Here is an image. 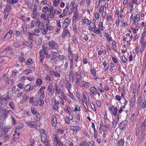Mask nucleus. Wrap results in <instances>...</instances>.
<instances>
[{"mask_svg": "<svg viewBox=\"0 0 146 146\" xmlns=\"http://www.w3.org/2000/svg\"><path fill=\"white\" fill-rule=\"evenodd\" d=\"M41 139L42 141H44V140L47 139V136L46 132L44 129H41L40 131Z\"/></svg>", "mask_w": 146, "mask_h": 146, "instance_id": "1", "label": "nucleus"}, {"mask_svg": "<svg viewBox=\"0 0 146 146\" xmlns=\"http://www.w3.org/2000/svg\"><path fill=\"white\" fill-rule=\"evenodd\" d=\"M48 45L50 48L57 49L58 47V44L55 41L52 40L48 42Z\"/></svg>", "mask_w": 146, "mask_h": 146, "instance_id": "2", "label": "nucleus"}, {"mask_svg": "<svg viewBox=\"0 0 146 146\" xmlns=\"http://www.w3.org/2000/svg\"><path fill=\"white\" fill-rule=\"evenodd\" d=\"M79 69H75L74 70V74L75 75L77 76H79L80 78H82L84 77V75L83 74V72L82 71L81 72H79V73L78 72Z\"/></svg>", "mask_w": 146, "mask_h": 146, "instance_id": "3", "label": "nucleus"}, {"mask_svg": "<svg viewBox=\"0 0 146 146\" xmlns=\"http://www.w3.org/2000/svg\"><path fill=\"white\" fill-rule=\"evenodd\" d=\"M52 102V105L53 107V110L56 111L58 110V106L56 102V100L54 98H52L51 100Z\"/></svg>", "mask_w": 146, "mask_h": 146, "instance_id": "4", "label": "nucleus"}, {"mask_svg": "<svg viewBox=\"0 0 146 146\" xmlns=\"http://www.w3.org/2000/svg\"><path fill=\"white\" fill-rule=\"evenodd\" d=\"M50 75L54 76L55 77H59L60 76V74L58 72L55 71L53 70H50L49 71Z\"/></svg>", "mask_w": 146, "mask_h": 146, "instance_id": "5", "label": "nucleus"}, {"mask_svg": "<svg viewBox=\"0 0 146 146\" xmlns=\"http://www.w3.org/2000/svg\"><path fill=\"white\" fill-rule=\"evenodd\" d=\"M13 33V31L12 30H10L3 38V39L4 40L6 38L7 39H10L12 36Z\"/></svg>", "mask_w": 146, "mask_h": 146, "instance_id": "6", "label": "nucleus"}, {"mask_svg": "<svg viewBox=\"0 0 146 146\" xmlns=\"http://www.w3.org/2000/svg\"><path fill=\"white\" fill-rule=\"evenodd\" d=\"M8 101L6 98H3L0 99V103L1 105H3L4 106H6Z\"/></svg>", "mask_w": 146, "mask_h": 146, "instance_id": "7", "label": "nucleus"}, {"mask_svg": "<svg viewBox=\"0 0 146 146\" xmlns=\"http://www.w3.org/2000/svg\"><path fill=\"white\" fill-rule=\"evenodd\" d=\"M26 123L28 126L31 128L35 127L37 125L36 122L33 121H29L27 122Z\"/></svg>", "mask_w": 146, "mask_h": 146, "instance_id": "8", "label": "nucleus"}, {"mask_svg": "<svg viewBox=\"0 0 146 146\" xmlns=\"http://www.w3.org/2000/svg\"><path fill=\"white\" fill-rule=\"evenodd\" d=\"M70 34L68 31L67 29H64L62 33V36L63 38L68 36Z\"/></svg>", "mask_w": 146, "mask_h": 146, "instance_id": "9", "label": "nucleus"}, {"mask_svg": "<svg viewBox=\"0 0 146 146\" xmlns=\"http://www.w3.org/2000/svg\"><path fill=\"white\" fill-rule=\"evenodd\" d=\"M56 54L57 53L56 52H51L50 54V60H53L55 59L57 57Z\"/></svg>", "mask_w": 146, "mask_h": 146, "instance_id": "10", "label": "nucleus"}, {"mask_svg": "<svg viewBox=\"0 0 146 146\" xmlns=\"http://www.w3.org/2000/svg\"><path fill=\"white\" fill-rule=\"evenodd\" d=\"M8 112V110H6L1 107H0V113L3 115H6Z\"/></svg>", "mask_w": 146, "mask_h": 146, "instance_id": "11", "label": "nucleus"}, {"mask_svg": "<svg viewBox=\"0 0 146 146\" xmlns=\"http://www.w3.org/2000/svg\"><path fill=\"white\" fill-rule=\"evenodd\" d=\"M44 97V93L38 92L37 96V98L38 100H42Z\"/></svg>", "mask_w": 146, "mask_h": 146, "instance_id": "12", "label": "nucleus"}, {"mask_svg": "<svg viewBox=\"0 0 146 146\" xmlns=\"http://www.w3.org/2000/svg\"><path fill=\"white\" fill-rule=\"evenodd\" d=\"M127 122L126 121H124L121 122L120 124L119 127L120 129L123 130L125 128Z\"/></svg>", "mask_w": 146, "mask_h": 146, "instance_id": "13", "label": "nucleus"}, {"mask_svg": "<svg viewBox=\"0 0 146 146\" xmlns=\"http://www.w3.org/2000/svg\"><path fill=\"white\" fill-rule=\"evenodd\" d=\"M48 90L51 95H52L54 91V88L52 84H50L48 87Z\"/></svg>", "mask_w": 146, "mask_h": 146, "instance_id": "14", "label": "nucleus"}, {"mask_svg": "<svg viewBox=\"0 0 146 146\" xmlns=\"http://www.w3.org/2000/svg\"><path fill=\"white\" fill-rule=\"evenodd\" d=\"M54 143L55 145L56 146H62V145L59 140L56 137L54 138Z\"/></svg>", "mask_w": 146, "mask_h": 146, "instance_id": "15", "label": "nucleus"}, {"mask_svg": "<svg viewBox=\"0 0 146 146\" xmlns=\"http://www.w3.org/2000/svg\"><path fill=\"white\" fill-rule=\"evenodd\" d=\"M90 90L91 92L94 95H96L97 94V90L94 87H91L90 88Z\"/></svg>", "mask_w": 146, "mask_h": 146, "instance_id": "16", "label": "nucleus"}, {"mask_svg": "<svg viewBox=\"0 0 146 146\" xmlns=\"http://www.w3.org/2000/svg\"><path fill=\"white\" fill-rule=\"evenodd\" d=\"M57 124V119L56 117L54 116L52 117V125L53 127H55Z\"/></svg>", "mask_w": 146, "mask_h": 146, "instance_id": "17", "label": "nucleus"}, {"mask_svg": "<svg viewBox=\"0 0 146 146\" xmlns=\"http://www.w3.org/2000/svg\"><path fill=\"white\" fill-rule=\"evenodd\" d=\"M54 87L55 90L56 91V94H57L58 95L59 93L61 92V89L60 87H58L57 84H55L54 85Z\"/></svg>", "mask_w": 146, "mask_h": 146, "instance_id": "18", "label": "nucleus"}, {"mask_svg": "<svg viewBox=\"0 0 146 146\" xmlns=\"http://www.w3.org/2000/svg\"><path fill=\"white\" fill-rule=\"evenodd\" d=\"M24 44L29 47L31 48L33 46V44L31 41H25L24 42Z\"/></svg>", "mask_w": 146, "mask_h": 146, "instance_id": "19", "label": "nucleus"}, {"mask_svg": "<svg viewBox=\"0 0 146 146\" xmlns=\"http://www.w3.org/2000/svg\"><path fill=\"white\" fill-rule=\"evenodd\" d=\"M58 59H59V61H63L66 60V58L64 55H59L57 56Z\"/></svg>", "mask_w": 146, "mask_h": 146, "instance_id": "20", "label": "nucleus"}, {"mask_svg": "<svg viewBox=\"0 0 146 146\" xmlns=\"http://www.w3.org/2000/svg\"><path fill=\"white\" fill-rule=\"evenodd\" d=\"M145 133L140 132V134L139 137V140L140 141H142L145 138Z\"/></svg>", "mask_w": 146, "mask_h": 146, "instance_id": "21", "label": "nucleus"}, {"mask_svg": "<svg viewBox=\"0 0 146 146\" xmlns=\"http://www.w3.org/2000/svg\"><path fill=\"white\" fill-rule=\"evenodd\" d=\"M83 22L84 25H90L91 22L90 21L86 18L84 19L83 20Z\"/></svg>", "mask_w": 146, "mask_h": 146, "instance_id": "22", "label": "nucleus"}, {"mask_svg": "<svg viewBox=\"0 0 146 146\" xmlns=\"http://www.w3.org/2000/svg\"><path fill=\"white\" fill-rule=\"evenodd\" d=\"M80 128L78 126H74L72 127V130L73 131V132L76 133L78 132L80 129Z\"/></svg>", "mask_w": 146, "mask_h": 146, "instance_id": "23", "label": "nucleus"}, {"mask_svg": "<svg viewBox=\"0 0 146 146\" xmlns=\"http://www.w3.org/2000/svg\"><path fill=\"white\" fill-rule=\"evenodd\" d=\"M124 141L122 139H121L118 142L117 146H123L124 144Z\"/></svg>", "mask_w": 146, "mask_h": 146, "instance_id": "24", "label": "nucleus"}, {"mask_svg": "<svg viewBox=\"0 0 146 146\" xmlns=\"http://www.w3.org/2000/svg\"><path fill=\"white\" fill-rule=\"evenodd\" d=\"M61 27L60 25V21H58L57 22V27H56V32H58L61 29Z\"/></svg>", "mask_w": 146, "mask_h": 146, "instance_id": "25", "label": "nucleus"}, {"mask_svg": "<svg viewBox=\"0 0 146 146\" xmlns=\"http://www.w3.org/2000/svg\"><path fill=\"white\" fill-rule=\"evenodd\" d=\"M56 13V11H53L50 12L49 15V16L50 17V18H54V16L55 15Z\"/></svg>", "mask_w": 146, "mask_h": 146, "instance_id": "26", "label": "nucleus"}, {"mask_svg": "<svg viewBox=\"0 0 146 146\" xmlns=\"http://www.w3.org/2000/svg\"><path fill=\"white\" fill-rule=\"evenodd\" d=\"M28 38L30 40H32L33 38V35H35L34 34H33L30 32H29L28 33Z\"/></svg>", "mask_w": 146, "mask_h": 146, "instance_id": "27", "label": "nucleus"}, {"mask_svg": "<svg viewBox=\"0 0 146 146\" xmlns=\"http://www.w3.org/2000/svg\"><path fill=\"white\" fill-rule=\"evenodd\" d=\"M74 60L70 61V68L72 70L70 71V72L72 73L73 72V71L72 70V69L73 68V67L74 66Z\"/></svg>", "mask_w": 146, "mask_h": 146, "instance_id": "28", "label": "nucleus"}, {"mask_svg": "<svg viewBox=\"0 0 146 146\" xmlns=\"http://www.w3.org/2000/svg\"><path fill=\"white\" fill-rule=\"evenodd\" d=\"M142 108L144 109L146 106V100L145 99L143 100L142 102Z\"/></svg>", "mask_w": 146, "mask_h": 146, "instance_id": "29", "label": "nucleus"}, {"mask_svg": "<svg viewBox=\"0 0 146 146\" xmlns=\"http://www.w3.org/2000/svg\"><path fill=\"white\" fill-rule=\"evenodd\" d=\"M80 146H90L88 143L86 141H83L80 143Z\"/></svg>", "mask_w": 146, "mask_h": 146, "instance_id": "30", "label": "nucleus"}, {"mask_svg": "<svg viewBox=\"0 0 146 146\" xmlns=\"http://www.w3.org/2000/svg\"><path fill=\"white\" fill-rule=\"evenodd\" d=\"M43 143V145L45 146H50V144L49 141L47 140V139L44 140V141H42Z\"/></svg>", "mask_w": 146, "mask_h": 146, "instance_id": "31", "label": "nucleus"}, {"mask_svg": "<svg viewBox=\"0 0 146 146\" xmlns=\"http://www.w3.org/2000/svg\"><path fill=\"white\" fill-rule=\"evenodd\" d=\"M45 27L48 30H52L53 28V26L49 25L48 23L46 24Z\"/></svg>", "mask_w": 146, "mask_h": 146, "instance_id": "32", "label": "nucleus"}, {"mask_svg": "<svg viewBox=\"0 0 146 146\" xmlns=\"http://www.w3.org/2000/svg\"><path fill=\"white\" fill-rule=\"evenodd\" d=\"M11 8V7L9 4H7L6 5V7L4 9V12H8L10 11Z\"/></svg>", "mask_w": 146, "mask_h": 146, "instance_id": "33", "label": "nucleus"}, {"mask_svg": "<svg viewBox=\"0 0 146 146\" xmlns=\"http://www.w3.org/2000/svg\"><path fill=\"white\" fill-rule=\"evenodd\" d=\"M19 137H14L13 139V141L11 142V143H13L15 142L18 143L19 141Z\"/></svg>", "mask_w": 146, "mask_h": 146, "instance_id": "34", "label": "nucleus"}, {"mask_svg": "<svg viewBox=\"0 0 146 146\" xmlns=\"http://www.w3.org/2000/svg\"><path fill=\"white\" fill-rule=\"evenodd\" d=\"M35 115L36 116L35 120L37 121H39L40 120V115L37 112Z\"/></svg>", "mask_w": 146, "mask_h": 146, "instance_id": "35", "label": "nucleus"}, {"mask_svg": "<svg viewBox=\"0 0 146 146\" xmlns=\"http://www.w3.org/2000/svg\"><path fill=\"white\" fill-rule=\"evenodd\" d=\"M78 17V15L77 13H76L73 16L72 20L73 21H76Z\"/></svg>", "mask_w": 146, "mask_h": 146, "instance_id": "36", "label": "nucleus"}, {"mask_svg": "<svg viewBox=\"0 0 146 146\" xmlns=\"http://www.w3.org/2000/svg\"><path fill=\"white\" fill-rule=\"evenodd\" d=\"M42 50L44 52V54H46V53L48 52V50L47 47L44 45H43L42 46Z\"/></svg>", "mask_w": 146, "mask_h": 146, "instance_id": "37", "label": "nucleus"}, {"mask_svg": "<svg viewBox=\"0 0 146 146\" xmlns=\"http://www.w3.org/2000/svg\"><path fill=\"white\" fill-rule=\"evenodd\" d=\"M69 8L68 5H66L65 8L63 10V12L66 14L69 10Z\"/></svg>", "mask_w": 146, "mask_h": 146, "instance_id": "38", "label": "nucleus"}, {"mask_svg": "<svg viewBox=\"0 0 146 146\" xmlns=\"http://www.w3.org/2000/svg\"><path fill=\"white\" fill-rule=\"evenodd\" d=\"M134 19H133V21H135L136 19L137 21H140V15L139 14H137L136 15V16L134 17Z\"/></svg>", "mask_w": 146, "mask_h": 146, "instance_id": "39", "label": "nucleus"}, {"mask_svg": "<svg viewBox=\"0 0 146 146\" xmlns=\"http://www.w3.org/2000/svg\"><path fill=\"white\" fill-rule=\"evenodd\" d=\"M93 31L97 34H100L101 32L98 28H97V29H96L93 30Z\"/></svg>", "mask_w": 146, "mask_h": 146, "instance_id": "40", "label": "nucleus"}, {"mask_svg": "<svg viewBox=\"0 0 146 146\" xmlns=\"http://www.w3.org/2000/svg\"><path fill=\"white\" fill-rule=\"evenodd\" d=\"M99 27L101 30L104 31V29L102 22H99Z\"/></svg>", "mask_w": 146, "mask_h": 146, "instance_id": "41", "label": "nucleus"}, {"mask_svg": "<svg viewBox=\"0 0 146 146\" xmlns=\"http://www.w3.org/2000/svg\"><path fill=\"white\" fill-rule=\"evenodd\" d=\"M48 8L47 6L44 7L42 9V11L44 13H46L47 11H48Z\"/></svg>", "mask_w": 146, "mask_h": 146, "instance_id": "42", "label": "nucleus"}, {"mask_svg": "<svg viewBox=\"0 0 146 146\" xmlns=\"http://www.w3.org/2000/svg\"><path fill=\"white\" fill-rule=\"evenodd\" d=\"M118 121H116V120L114 119L113 120L112 124V127H115L117 123L118 122Z\"/></svg>", "mask_w": 146, "mask_h": 146, "instance_id": "43", "label": "nucleus"}, {"mask_svg": "<svg viewBox=\"0 0 146 146\" xmlns=\"http://www.w3.org/2000/svg\"><path fill=\"white\" fill-rule=\"evenodd\" d=\"M66 86L67 89H70L71 87V85L69 82H67L66 84Z\"/></svg>", "mask_w": 146, "mask_h": 146, "instance_id": "44", "label": "nucleus"}, {"mask_svg": "<svg viewBox=\"0 0 146 146\" xmlns=\"http://www.w3.org/2000/svg\"><path fill=\"white\" fill-rule=\"evenodd\" d=\"M59 3V0H54L53 2V5L55 6H56L58 5Z\"/></svg>", "mask_w": 146, "mask_h": 146, "instance_id": "45", "label": "nucleus"}, {"mask_svg": "<svg viewBox=\"0 0 146 146\" xmlns=\"http://www.w3.org/2000/svg\"><path fill=\"white\" fill-rule=\"evenodd\" d=\"M13 45L14 46L16 47H18L20 46V44L19 42H15L13 43Z\"/></svg>", "mask_w": 146, "mask_h": 146, "instance_id": "46", "label": "nucleus"}, {"mask_svg": "<svg viewBox=\"0 0 146 146\" xmlns=\"http://www.w3.org/2000/svg\"><path fill=\"white\" fill-rule=\"evenodd\" d=\"M135 98L134 97L132 98L130 102L131 104H132V105H133L135 103Z\"/></svg>", "mask_w": 146, "mask_h": 146, "instance_id": "47", "label": "nucleus"}, {"mask_svg": "<svg viewBox=\"0 0 146 146\" xmlns=\"http://www.w3.org/2000/svg\"><path fill=\"white\" fill-rule=\"evenodd\" d=\"M38 27L39 28L40 30H42L44 28V26L43 25V24L42 23H41L40 24Z\"/></svg>", "mask_w": 146, "mask_h": 146, "instance_id": "48", "label": "nucleus"}, {"mask_svg": "<svg viewBox=\"0 0 146 146\" xmlns=\"http://www.w3.org/2000/svg\"><path fill=\"white\" fill-rule=\"evenodd\" d=\"M146 118H145L144 121L142 122L140 127H146Z\"/></svg>", "mask_w": 146, "mask_h": 146, "instance_id": "49", "label": "nucleus"}, {"mask_svg": "<svg viewBox=\"0 0 146 146\" xmlns=\"http://www.w3.org/2000/svg\"><path fill=\"white\" fill-rule=\"evenodd\" d=\"M38 103L39 104V105L40 106H42L44 104V101L42 100H38Z\"/></svg>", "mask_w": 146, "mask_h": 146, "instance_id": "50", "label": "nucleus"}, {"mask_svg": "<svg viewBox=\"0 0 146 146\" xmlns=\"http://www.w3.org/2000/svg\"><path fill=\"white\" fill-rule=\"evenodd\" d=\"M4 137V142L8 140L9 137V135H6L5 134Z\"/></svg>", "mask_w": 146, "mask_h": 146, "instance_id": "51", "label": "nucleus"}, {"mask_svg": "<svg viewBox=\"0 0 146 146\" xmlns=\"http://www.w3.org/2000/svg\"><path fill=\"white\" fill-rule=\"evenodd\" d=\"M145 35V32H143L141 36L140 41H144V37Z\"/></svg>", "mask_w": 146, "mask_h": 146, "instance_id": "52", "label": "nucleus"}, {"mask_svg": "<svg viewBox=\"0 0 146 146\" xmlns=\"http://www.w3.org/2000/svg\"><path fill=\"white\" fill-rule=\"evenodd\" d=\"M72 40V41H73L76 44L78 43V41L75 36H73Z\"/></svg>", "mask_w": 146, "mask_h": 146, "instance_id": "53", "label": "nucleus"}, {"mask_svg": "<svg viewBox=\"0 0 146 146\" xmlns=\"http://www.w3.org/2000/svg\"><path fill=\"white\" fill-rule=\"evenodd\" d=\"M9 106L13 110L15 109L14 104L13 102H10L9 104Z\"/></svg>", "mask_w": 146, "mask_h": 146, "instance_id": "54", "label": "nucleus"}, {"mask_svg": "<svg viewBox=\"0 0 146 146\" xmlns=\"http://www.w3.org/2000/svg\"><path fill=\"white\" fill-rule=\"evenodd\" d=\"M36 84L38 85H40L42 83V81L40 79H38L36 82Z\"/></svg>", "mask_w": 146, "mask_h": 146, "instance_id": "55", "label": "nucleus"}, {"mask_svg": "<svg viewBox=\"0 0 146 146\" xmlns=\"http://www.w3.org/2000/svg\"><path fill=\"white\" fill-rule=\"evenodd\" d=\"M106 19L108 21H111L112 20V17L111 15H107Z\"/></svg>", "mask_w": 146, "mask_h": 146, "instance_id": "56", "label": "nucleus"}, {"mask_svg": "<svg viewBox=\"0 0 146 146\" xmlns=\"http://www.w3.org/2000/svg\"><path fill=\"white\" fill-rule=\"evenodd\" d=\"M117 109L116 107H115L113 112V115H114L115 116L116 115Z\"/></svg>", "mask_w": 146, "mask_h": 146, "instance_id": "57", "label": "nucleus"}, {"mask_svg": "<svg viewBox=\"0 0 146 146\" xmlns=\"http://www.w3.org/2000/svg\"><path fill=\"white\" fill-rule=\"evenodd\" d=\"M32 71V70L30 69H27L25 70L24 72L25 74H28L30 73Z\"/></svg>", "mask_w": 146, "mask_h": 146, "instance_id": "58", "label": "nucleus"}, {"mask_svg": "<svg viewBox=\"0 0 146 146\" xmlns=\"http://www.w3.org/2000/svg\"><path fill=\"white\" fill-rule=\"evenodd\" d=\"M48 11L49 12L51 11H55L54 9V7L52 6L48 8Z\"/></svg>", "mask_w": 146, "mask_h": 146, "instance_id": "59", "label": "nucleus"}, {"mask_svg": "<svg viewBox=\"0 0 146 146\" xmlns=\"http://www.w3.org/2000/svg\"><path fill=\"white\" fill-rule=\"evenodd\" d=\"M91 71L92 74V75H93L94 76H96V71L94 68H92Z\"/></svg>", "mask_w": 146, "mask_h": 146, "instance_id": "60", "label": "nucleus"}, {"mask_svg": "<svg viewBox=\"0 0 146 146\" xmlns=\"http://www.w3.org/2000/svg\"><path fill=\"white\" fill-rule=\"evenodd\" d=\"M31 110L32 113L34 115L36 113H37L34 109V108L33 107L32 108H31Z\"/></svg>", "mask_w": 146, "mask_h": 146, "instance_id": "61", "label": "nucleus"}, {"mask_svg": "<svg viewBox=\"0 0 146 146\" xmlns=\"http://www.w3.org/2000/svg\"><path fill=\"white\" fill-rule=\"evenodd\" d=\"M141 132L145 133L146 128L145 127H140Z\"/></svg>", "mask_w": 146, "mask_h": 146, "instance_id": "62", "label": "nucleus"}, {"mask_svg": "<svg viewBox=\"0 0 146 146\" xmlns=\"http://www.w3.org/2000/svg\"><path fill=\"white\" fill-rule=\"evenodd\" d=\"M28 96L24 95L23 97V101H26L28 99Z\"/></svg>", "mask_w": 146, "mask_h": 146, "instance_id": "63", "label": "nucleus"}, {"mask_svg": "<svg viewBox=\"0 0 146 146\" xmlns=\"http://www.w3.org/2000/svg\"><path fill=\"white\" fill-rule=\"evenodd\" d=\"M33 63V61L32 60H28L26 63V64L27 65H30L31 64H32Z\"/></svg>", "mask_w": 146, "mask_h": 146, "instance_id": "64", "label": "nucleus"}]
</instances>
